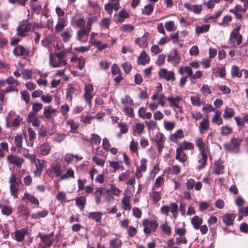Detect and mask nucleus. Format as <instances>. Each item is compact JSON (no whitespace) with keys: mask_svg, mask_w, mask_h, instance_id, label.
Wrapping results in <instances>:
<instances>
[{"mask_svg":"<svg viewBox=\"0 0 248 248\" xmlns=\"http://www.w3.org/2000/svg\"><path fill=\"white\" fill-rule=\"evenodd\" d=\"M66 51L62 50L58 53L49 54V64L53 67H60L66 65Z\"/></svg>","mask_w":248,"mask_h":248,"instance_id":"nucleus-1","label":"nucleus"},{"mask_svg":"<svg viewBox=\"0 0 248 248\" xmlns=\"http://www.w3.org/2000/svg\"><path fill=\"white\" fill-rule=\"evenodd\" d=\"M243 139L238 137L232 138L229 143L224 144V149L229 152H238Z\"/></svg>","mask_w":248,"mask_h":248,"instance_id":"nucleus-2","label":"nucleus"},{"mask_svg":"<svg viewBox=\"0 0 248 248\" xmlns=\"http://www.w3.org/2000/svg\"><path fill=\"white\" fill-rule=\"evenodd\" d=\"M33 25L30 23L27 19L21 21L16 28L17 35L23 38L26 35V33L32 29Z\"/></svg>","mask_w":248,"mask_h":248,"instance_id":"nucleus-3","label":"nucleus"},{"mask_svg":"<svg viewBox=\"0 0 248 248\" xmlns=\"http://www.w3.org/2000/svg\"><path fill=\"white\" fill-rule=\"evenodd\" d=\"M10 190L11 194L14 196V198H17L18 187L22 182L21 180L16 181V177L13 173L11 174L9 180Z\"/></svg>","mask_w":248,"mask_h":248,"instance_id":"nucleus-4","label":"nucleus"},{"mask_svg":"<svg viewBox=\"0 0 248 248\" xmlns=\"http://www.w3.org/2000/svg\"><path fill=\"white\" fill-rule=\"evenodd\" d=\"M13 54L17 57H24L27 58L30 56L29 48L26 47L21 45L15 46L13 50Z\"/></svg>","mask_w":248,"mask_h":248,"instance_id":"nucleus-5","label":"nucleus"},{"mask_svg":"<svg viewBox=\"0 0 248 248\" xmlns=\"http://www.w3.org/2000/svg\"><path fill=\"white\" fill-rule=\"evenodd\" d=\"M7 161L10 165H13L18 169L21 168L24 161L23 158L14 155H10L7 156Z\"/></svg>","mask_w":248,"mask_h":248,"instance_id":"nucleus-6","label":"nucleus"},{"mask_svg":"<svg viewBox=\"0 0 248 248\" xmlns=\"http://www.w3.org/2000/svg\"><path fill=\"white\" fill-rule=\"evenodd\" d=\"M158 76L167 81H173L175 79L174 72L172 71H169L166 68L160 69L158 71Z\"/></svg>","mask_w":248,"mask_h":248,"instance_id":"nucleus-7","label":"nucleus"},{"mask_svg":"<svg viewBox=\"0 0 248 248\" xmlns=\"http://www.w3.org/2000/svg\"><path fill=\"white\" fill-rule=\"evenodd\" d=\"M142 225L144 227V232L149 234L151 230L155 231L158 226V223L155 220H150L145 219L142 222Z\"/></svg>","mask_w":248,"mask_h":248,"instance_id":"nucleus-8","label":"nucleus"},{"mask_svg":"<svg viewBox=\"0 0 248 248\" xmlns=\"http://www.w3.org/2000/svg\"><path fill=\"white\" fill-rule=\"evenodd\" d=\"M240 29L241 26L234 29L230 36V41L232 43H234L236 41L237 45H240L242 42V36L239 33Z\"/></svg>","mask_w":248,"mask_h":248,"instance_id":"nucleus-9","label":"nucleus"},{"mask_svg":"<svg viewBox=\"0 0 248 248\" xmlns=\"http://www.w3.org/2000/svg\"><path fill=\"white\" fill-rule=\"evenodd\" d=\"M166 137L161 132L157 133L155 137L154 141L155 142L159 152H161L164 147Z\"/></svg>","mask_w":248,"mask_h":248,"instance_id":"nucleus-10","label":"nucleus"},{"mask_svg":"<svg viewBox=\"0 0 248 248\" xmlns=\"http://www.w3.org/2000/svg\"><path fill=\"white\" fill-rule=\"evenodd\" d=\"M58 111L57 109L53 108L51 106H46L44 108L43 115L48 121L53 120Z\"/></svg>","mask_w":248,"mask_h":248,"instance_id":"nucleus-11","label":"nucleus"},{"mask_svg":"<svg viewBox=\"0 0 248 248\" xmlns=\"http://www.w3.org/2000/svg\"><path fill=\"white\" fill-rule=\"evenodd\" d=\"M46 161L44 159H37L35 163L36 169L34 171V175L36 177L40 176L44 169L46 167Z\"/></svg>","mask_w":248,"mask_h":248,"instance_id":"nucleus-12","label":"nucleus"},{"mask_svg":"<svg viewBox=\"0 0 248 248\" xmlns=\"http://www.w3.org/2000/svg\"><path fill=\"white\" fill-rule=\"evenodd\" d=\"M93 91V87L92 84H86L84 86V98L86 102L90 104L93 99V95L92 94Z\"/></svg>","mask_w":248,"mask_h":248,"instance_id":"nucleus-13","label":"nucleus"},{"mask_svg":"<svg viewBox=\"0 0 248 248\" xmlns=\"http://www.w3.org/2000/svg\"><path fill=\"white\" fill-rule=\"evenodd\" d=\"M90 31V30L87 29L86 27L80 29L77 32L78 39L81 42H86L88 40V34Z\"/></svg>","mask_w":248,"mask_h":248,"instance_id":"nucleus-14","label":"nucleus"},{"mask_svg":"<svg viewBox=\"0 0 248 248\" xmlns=\"http://www.w3.org/2000/svg\"><path fill=\"white\" fill-rule=\"evenodd\" d=\"M207 160V153H201L198 156L197 167L200 170L204 168Z\"/></svg>","mask_w":248,"mask_h":248,"instance_id":"nucleus-15","label":"nucleus"},{"mask_svg":"<svg viewBox=\"0 0 248 248\" xmlns=\"http://www.w3.org/2000/svg\"><path fill=\"white\" fill-rule=\"evenodd\" d=\"M51 148L50 143L45 142L40 145L38 151L40 154L47 155L50 153Z\"/></svg>","mask_w":248,"mask_h":248,"instance_id":"nucleus-16","label":"nucleus"},{"mask_svg":"<svg viewBox=\"0 0 248 248\" xmlns=\"http://www.w3.org/2000/svg\"><path fill=\"white\" fill-rule=\"evenodd\" d=\"M27 230L26 229H21L15 231L13 235L14 238L18 242H21L24 240L25 236L27 234Z\"/></svg>","mask_w":248,"mask_h":248,"instance_id":"nucleus-17","label":"nucleus"},{"mask_svg":"<svg viewBox=\"0 0 248 248\" xmlns=\"http://www.w3.org/2000/svg\"><path fill=\"white\" fill-rule=\"evenodd\" d=\"M150 60V57L146 52L142 51L138 58L137 62L139 64L145 65L149 62Z\"/></svg>","mask_w":248,"mask_h":248,"instance_id":"nucleus-18","label":"nucleus"},{"mask_svg":"<svg viewBox=\"0 0 248 248\" xmlns=\"http://www.w3.org/2000/svg\"><path fill=\"white\" fill-rule=\"evenodd\" d=\"M184 138L183 131L182 129L177 130L174 133L170 134L169 136V140L173 142H177L178 140Z\"/></svg>","mask_w":248,"mask_h":248,"instance_id":"nucleus-19","label":"nucleus"},{"mask_svg":"<svg viewBox=\"0 0 248 248\" xmlns=\"http://www.w3.org/2000/svg\"><path fill=\"white\" fill-rule=\"evenodd\" d=\"M235 217L234 214H226L222 217L223 222L227 226L232 225L233 224V220Z\"/></svg>","mask_w":248,"mask_h":248,"instance_id":"nucleus-20","label":"nucleus"},{"mask_svg":"<svg viewBox=\"0 0 248 248\" xmlns=\"http://www.w3.org/2000/svg\"><path fill=\"white\" fill-rule=\"evenodd\" d=\"M39 235L42 242L45 244V247H50L52 245L54 240L51 235H41L40 234Z\"/></svg>","mask_w":248,"mask_h":248,"instance_id":"nucleus-21","label":"nucleus"},{"mask_svg":"<svg viewBox=\"0 0 248 248\" xmlns=\"http://www.w3.org/2000/svg\"><path fill=\"white\" fill-rule=\"evenodd\" d=\"M167 100L170 101V107H174L177 108H181L180 106V102L182 100V98L180 96H177L176 97H169Z\"/></svg>","mask_w":248,"mask_h":248,"instance_id":"nucleus-22","label":"nucleus"},{"mask_svg":"<svg viewBox=\"0 0 248 248\" xmlns=\"http://www.w3.org/2000/svg\"><path fill=\"white\" fill-rule=\"evenodd\" d=\"M185 7L187 10L193 12L195 14H200L202 10V6L201 5H192L189 3H186L184 4Z\"/></svg>","mask_w":248,"mask_h":248,"instance_id":"nucleus-23","label":"nucleus"},{"mask_svg":"<svg viewBox=\"0 0 248 248\" xmlns=\"http://www.w3.org/2000/svg\"><path fill=\"white\" fill-rule=\"evenodd\" d=\"M175 158L178 160L180 162L184 163L187 159V156L181 148H177L176 151Z\"/></svg>","mask_w":248,"mask_h":248,"instance_id":"nucleus-24","label":"nucleus"},{"mask_svg":"<svg viewBox=\"0 0 248 248\" xmlns=\"http://www.w3.org/2000/svg\"><path fill=\"white\" fill-rule=\"evenodd\" d=\"M76 91V88L72 85H69L66 92V99L69 102H71L73 99V95L74 94Z\"/></svg>","mask_w":248,"mask_h":248,"instance_id":"nucleus-25","label":"nucleus"},{"mask_svg":"<svg viewBox=\"0 0 248 248\" xmlns=\"http://www.w3.org/2000/svg\"><path fill=\"white\" fill-rule=\"evenodd\" d=\"M23 201L26 200H28L31 204L36 205H39V201L34 196L31 195L30 194L26 192L24 194V197L22 198Z\"/></svg>","mask_w":248,"mask_h":248,"instance_id":"nucleus-26","label":"nucleus"},{"mask_svg":"<svg viewBox=\"0 0 248 248\" xmlns=\"http://www.w3.org/2000/svg\"><path fill=\"white\" fill-rule=\"evenodd\" d=\"M233 132L232 128L231 126L225 125L222 126L220 129L221 136L226 137L229 136Z\"/></svg>","mask_w":248,"mask_h":248,"instance_id":"nucleus-27","label":"nucleus"},{"mask_svg":"<svg viewBox=\"0 0 248 248\" xmlns=\"http://www.w3.org/2000/svg\"><path fill=\"white\" fill-rule=\"evenodd\" d=\"M135 43L141 47H146L148 44L147 37L144 35L141 37L136 38Z\"/></svg>","mask_w":248,"mask_h":248,"instance_id":"nucleus-28","label":"nucleus"},{"mask_svg":"<svg viewBox=\"0 0 248 248\" xmlns=\"http://www.w3.org/2000/svg\"><path fill=\"white\" fill-rule=\"evenodd\" d=\"M28 132L29 133V141L27 142V144L28 146L32 147L33 145V140L36 137V133L31 127L28 128Z\"/></svg>","mask_w":248,"mask_h":248,"instance_id":"nucleus-29","label":"nucleus"},{"mask_svg":"<svg viewBox=\"0 0 248 248\" xmlns=\"http://www.w3.org/2000/svg\"><path fill=\"white\" fill-rule=\"evenodd\" d=\"M86 203V198L83 196L78 197L76 199V204L79 207L81 211L83 210Z\"/></svg>","mask_w":248,"mask_h":248,"instance_id":"nucleus-30","label":"nucleus"},{"mask_svg":"<svg viewBox=\"0 0 248 248\" xmlns=\"http://www.w3.org/2000/svg\"><path fill=\"white\" fill-rule=\"evenodd\" d=\"M191 222L194 228L197 230L199 229L200 226L202 224V219L198 216H195L191 218Z\"/></svg>","mask_w":248,"mask_h":248,"instance_id":"nucleus-31","label":"nucleus"},{"mask_svg":"<svg viewBox=\"0 0 248 248\" xmlns=\"http://www.w3.org/2000/svg\"><path fill=\"white\" fill-rule=\"evenodd\" d=\"M103 214L100 212H90L88 215L89 219L94 220L96 222H98L101 220Z\"/></svg>","mask_w":248,"mask_h":248,"instance_id":"nucleus-32","label":"nucleus"},{"mask_svg":"<svg viewBox=\"0 0 248 248\" xmlns=\"http://www.w3.org/2000/svg\"><path fill=\"white\" fill-rule=\"evenodd\" d=\"M178 73L183 75L185 73H186L188 77H190V79L192 78L193 75V71L190 67L189 66H181L178 70Z\"/></svg>","mask_w":248,"mask_h":248,"instance_id":"nucleus-33","label":"nucleus"},{"mask_svg":"<svg viewBox=\"0 0 248 248\" xmlns=\"http://www.w3.org/2000/svg\"><path fill=\"white\" fill-rule=\"evenodd\" d=\"M109 166L114 169L113 172H115L117 170H124V167L122 165L121 161H108Z\"/></svg>","mask_w":248,"mask_h":248,"instance_id":"nucleus-34","label":"nucleus"},{"mask_svg":"<svg viewBox=\"0 0 248 248\" xmlns=\"http://www.w3.org/2000/svg\"><path fill=\"white\" fill-rule=\"evenodd\" d=\"M59 22L57 23L55 27V31L59 32L62 31L63 29L66 26V20L64 18H59Z\"/></svg>","mask_w":248,"mask_h":248,"instance_id":"nucleus-35","label":"nucleus"},{"mask_svg":"<svg viewBox=\"0 0 248 248\" xmlns=\"http://www.w3.org/2000/svg\"><path fill=\"white\" fill-rule=\"evenodd\" d=\"M196 144L198 147L201 153H207V149L205 147V145L202 138H198L196 140Z\"/></svg>","mask_w":248,"mask_h":248,"instance_id":"nucleus-36","label":"nucleus"},{"mask_svg":"<svg viewBox=\"0 0 248 248\" xmlns=\"http://www.w3.org/2000/svg\"><path fill=\"white\" fill-rule=\"evenodd\" d=\"M66 124L70 126L71 131L72 133H76L79 126L78 124L72 119L68 120L66 122Z\"/></svg>","mask_w":248,"mask_h":248,"instance_id":"nucleus-37","label":"nucleus"},{"mask_svg":"<svg viewBox=\"0 0 248 248\" xmlns=\"http://www.w3.org/2000/svg\"><path fill=\"white\" fill-rule=\"evenodd\" d=\"M231 76L232 78L242 77V72L237 66L233 65L231 69Z\"/></svg>","mask_w":248,"mask_h":248,"instance_id":"nucleus-38","label":"nucleus"},{"mask_svg":"<svg viewBox=\"0 0 248 248\" xmlns=\"http://www.w3.org/2000/svg\"><path fill=\"white\" fill-rule=\"evenodd\" d=\"M61 36L62 38V40L64 42H68L71 37L72 36V30L71 29H67L63 32L61 33Z\"/></svg>","mask_w":248,"mask_h":248,"instance_id":"nucleus-39","label":"nucleus"},{"mask_svg":"<svg viewBox=\"0 0 248 248\" xmlns=\"http://www.w3.org/2000/svg\"><path fill=\"white\" fill-rule=\"evenodd\" d=\"M209 29V25H202L201 26H197L195 29L196 33L199 35L208 31Z\"/></svg>","mask_w":248,"mask_h":248,"instance_id":"nucleus-40","label":"nucleus"},{"mask_svg":"<svg viewBox=\"0 0 248 248\" xmlns=\"http://www.w3.org/2000/svg\"><path fill=\"white\" fill-rule=\"evenodd\" d=\"M122 202L123 203V208L124 210H130L131 206L130 205V201L129 198L127 196H125L122 200Z\"/></svg>","mask_w":248,"mask_h":248,"instance_id":"nucleus-41","label":"nucleus"},{"mask_svg":"<svg viewBox=\"0 0 248 248\" xmlns=\"http://www.w3.org/2000/svg\"><path fill=\"white\" fill-rule=\"evenodd\" d=\"M164 27L166 30L169 31H173L176 29L175 23L173 21H169L165 22Z\"/></svg>","mask_w":248,"mask_h":248,"instance_id":"nucleus-42","label":"nucleus"},{"mask_svg":"<svg viewBox=\"0 0 248 248\" xmlns=\"http://www.w3.org/2000/svg\"><path fill=\"white\" fill-rule=\"evenodd\" d=\"M194 145L193 143L186 141H184L180 144L178 148H181L182 151L183 150H191L193 149Z\"/></svg>","mask_w":248,"mask_h":248,"instance_id":"nucleus-43","label":"nucleus"},{"mask_svg":"<svg viewBox=\"0 0 248 248\" xmlns=\"http://www.w3.org/2000/svg\"><path fill=\"white\" fill-rule=\"evenodd\" d=\"M234 114L235 112L232 108H226L224 111L223 116L224 119L231 118L234 116Z\"/></svg>","mask_w":248,"mask_h":248,"instance_id":"nucleus-44","label":"nucleus"},{"mask_svg":"<svg viewBox=\"0 0 248 248\" xmlns=\"http://www.w3.org/2000/svg\"><path fill=\"white\" fill-rule=\"evenodd\" d=\"M122 103L125 106H132L133 105V101L129 95H125L124 98L121 99Z\"/></svg>","mask_w":248,"mask_h":248,"instance_id":"nucleus-45","label":"nucleus"},{"mask_svg":"<svg viewBox=\"0 0 248 248\" xmlns=\"http://www.w3.org/2000/svg\"><path fill=\"white\" fill-rule=\"evenodd\" d=\"M101 140V138L99 135L95 134L91 135L90 142L91 144L98 145L100 143Z\"/></svg>","mask_w":248,"mask_h":248,"instance_id":"nucleus-46","label":"nucleus"},{"mask_svg":"<svg viewBox=\"0 0 248 248\" xmlns=\"http://www.w3.org/2000/svg\"><path fill=\"white\" fill-rule=\"evenodd\" d=\"M103 193V188H98L96 189L95 194V200L96 203L99 204L101 202V197Z\"/></svg>","mask_w":248,"mask_h":248,"instance_id":"nucleus-47","label":"nucleus"},{"mask_svg":"<svg viewBox=\"0 0 248 248\" xmlns=\"http://www.w3.org/2000/svg\"><path fill=\"white\" fill-rule=\"evenodd\" d=\"M67 135L63 133H58L53 138V141L60 143L65 139Z\"/></svg>","mask_w":248,"mask_h":248,"instance_id":"nucleus-48","label":"nucleus"},{"mask_svg":"<svg viewBox=\"0 0 248 248\" xmlns=\"http://www.w3.org/2000/svg\"><path fill=\"white\" fill-rule=\"evenodd\" d=\"M164 182V179L163 177L161 176L157 177L155 181V185L153 186L152 189L155 190V189L161 187V186L163 184Z\"/></svg>","mask_w":248,"mask_h":248,"instance_id":"nucleus-49","label":"nucleus"},{"mask_svg":"<svg viewBox=\"0 0 248 248\" xmlns=\"http://www.w3.org/2000/svg\"><path fill=\"white\" fill-rule=\"evenodd\" d=\"M154 6L151 4H148L144 7L142 9V13L144 15H150L153 11Z\"/></svg>","mask_w":248,"mask_h":248,"instance_id":"nucleus-50","label":"nucleus"},{"mask_svg":"<svg viewBox=\"0 0 248 248\" xmlns=\"http://www.w3.org/2000/svg\"><path fill=\"white\" fill-rule=\"evenodd\" d=\"M74 177V170L71 169H68L66 172L62 175L61 177V180H65L69 178L70 177L73 178Z\"/></svg>","mask_w":248,"mask_h":248,"instance_id":"nucleus-51","label":"nucleus"},{"mask_svg":"<svg viewBox=\"0 0 248 248\" xmlns=\"http://www.w3.org/2000/svg\"><path fill=\"white\" fill-rule=\"evenodd\" d=\"M146 125L148 128L149 131L152 130H155L156 129L157 126V123L153 120H150L149 121H146L145 122Z\"/></svg>","mask_w":248,"mask_h":248,"instance_id":"nucleus-52","label":"nucleus"},{"mask_svg":"<svg viewBox=\"0 0 248 248\" xmlns=\"http://www.w3.org/2000/svg\"><path fill=\"white\" fill-rule=\"evenodd\" d=\"M209 126V121L207 119H204L200 124V130L201 133L207 129Z\"/></svg>","mask_w":248,"mask_h":248,"instance_id":"nucleus-53","label":"nucleus"},{"mask_svg":"<svg viewBox=\"0 0 248 248\" xmlns=\"http://www.w3.org/2000/svg\"><path fill=\"white\" fill-rule=\"evenodd\" d=\"M124 112L128 116L133 118L134 116L133 108L131 106H125L124 107Z\"/></svg>","mask_w":248,"mask_h":248,"instance_id":"nucleus-54","label":"nucleus"},{"mask_svg":"<svg viewBox=\"0 0 248 248\" xmlns=\"http://www.w3.org/2000/svg\"><path fill=\"white\" fill-rule=\"evenodd\" d=\"M97 17L96 16H93L89 17L88 19V21L86 27L87 28V29L91 30L92 24L97 22Z\"/></svg>","mask_w":248,"mask_h":248,"instance_id":"nucleus-55","label":"nucleus"},{"mask_svg":"<svg viewBox=\"0 0 248 248\" xmlns=\"http://www.w3.org/2000/svg\"><path fill=\"white\" fill-rule=\"evenodd\" d=\"M52 169L55 176L61 177L62 171L60 165L57 164L52 167Z\"/></svg>","mask_w":248,"mask_h":248,"instance_id":"nucleus-56","label":"nucleus"},{"mask_svg":"<svg viewBox=\"0 0 248 248\" xmlns=\"http://www.w3.org/2000/svg\"><path fill=\"white\" fill-rule=\"evenodd\" d=\"M175 124L173 122L164 121V126L166 130L171 131L175 127Z\"/></svg>","mask_w":248,"mask_h":248,"instance_id":"nucleus-57","label":"nucleus"},{"mask_svg":"<svg viewBox=\"0 0 248 248\" xmlns=\"http://www.w3.org/2000/svg\"><path fill=\"white\" fill-rule=\"evenodd\" d=\"M109 244L113 248H118L121 246L122 242L118 239H114L110 240Z\"/></svg>","mask_w":248,"mask_h":248,"instance_id":"nucleus-58","label":"nucleus"},{"mask_svg":"<svg viewBox=\"0 0 248 248\" xmlns=\"http://www.w3.org/2000/svg\"><path fill=\"white\" fill-rule=\"evenodd\" d=\"M23 138L21 135H16L15 137L14 142L17 148L22 147Z\"/></svg>","mask_w":248,"mask_h":248,"instance_id":"nucleus-59","label":"nucleus"},{"mask_svg":"<svg viewBox=\"0 0 248 248\" xmlns=\"http://www.w3.org/2000/svg\"><path fill=\"white\" fill-rule=\"evenodd\" d=\"M47 214L48 212L46 210H44L33 214L31 217L32 218H34L35 219H38L41 217H46Z\"/></svg>","mask_w":248,"mask_h":248,"instance_id":"nucleus-60","label":"nucleus"},{"mask_svg":"<svg viewBox=\"0 0 248 248\" xmlns=\"http://www.w3.org/2000/svg\"><path fill=\"white\" fill-rule=\"evenodd\" d=\"M234 120L239 129H243L245 127V124L242 118H241L239 116H236L234 117Z\"/></svg>","mask_w":248,"mask_h":248,"instance_id":"nucleus-61","label":"nucleus"},{"mask_svg":"<svg viewBox=\"0 0 248 248\" xmlns=\"http://www.w3.org/2000/svg\"><path fill=\"white\" fill-rule=\"evenodd\" d=\"M110 19L108 18H104L100 23V26L102 29H108L110 25Z\"/></svg>","mask_w":248,"mask_h":248,"instance_id":"nucleus-62","label":"nucleus"},{"mask_svg":"<svg viewBox=\"0 0 248 248\" xmlns=\"http://www.w3.org/2000/svg\"><path fill=\"white\" fill-rule=\"evenodd\" d=\"M150 196L153 199L155 202H157L160 199L159 192L155 191V190L152 189L150 193Z\"/></svg>","mask_w":248,"mask_h":248,"instance_id":"nucleus-63","label":"nucleus"},{"mask_svg":"<svg viewBox=\"0 0 248 248\" xmlns=\"http://www.w3.org/2000/svg\"><path fill=\"white\" fill-rule=\"evenodd\" d=\"M21 95V98L24 100L26 103L28 104L29 102L30 95L29 93L26 91H22L20 93Z\"/></svg>","mask_w":248,"mask_h":248,"instance_id":"nucleus-64","label":"nucleus"}]
</instances>
